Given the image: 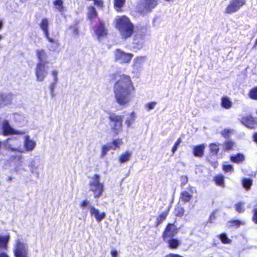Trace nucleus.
<instances>
[{
  "label": "nucleus",
  "instance_id": "nucleus-1",
  "mask_svg": "<svg viewBox=\"0 0 257 257\" xmlns=\"http://www.w3.org/2000/svg\"><path fill=\"white\" fill-rule=\"evenodd\" d=\"M113 77L115 81L113 89L115 101L120 106H125L131 101L136 90L132 79L124 74L115 73Z\"/></svg>",
  "mask_w": 257,
  "mask_h": 257
},
{
  "label": "nucleus",
  "instance_id": "nucleus-2",
  "mask_svg": "<svg viewBox=\"0 0 257 257\" xmlns=\"http://www.w3.org/2000/svg\"><path fill=\"white\" fill-rule=\"evenodd\" d=\"M114 23L122 40H126L132 37L135 33V26L128 17H119L115 19Z\"/></svg>",
  "mask_w": 257,
  "mask_h": 257
},
{
  "label": "nucleus",
  "instance_id": "nucleus-3",
  "mask_svg": "<svg viewBox=\"0 0 257 257\" xmlns=\"http://www.w3.org/2000/svg\"><path fill=\"white\" fill-rule=\"evenodd\" d=\"M100 177L99 175L95 174L90 178L89 181V189L93 194L95 198H99L104 190L103 183L100 182Z\"/></svg>",
  "mask_w": 257,
  "mask_h": 257
},
{
  "label": "nucleus",
  "instance_id": "nucleus-4",
  "mask_svg": "<svg viewBox=\"0 0 257 257\" xmlns=\"http://www.w3.org/2000/svg\"><path fill=\"white\" fill-rule=\"evenodd\" d=\"M15 257H28V245L22 239L17 238L15 240L14 247Z\"/></svg>",
  "mask_w": 257,
  "mask_h": 257
},
{
  "label": "nucleus",
  "instance_id": "nucleus-5",
  "mask_svg": "<svg viewBox=\"0 0 257 257\" xmlns=\"http://www.w3.org/2000/svg\"><path fill=\"white\" fill-rule=\"evenodd\" d=\"M146 35L147 29L146 28H142L136 31L133 41V47L135 49L139 50L143 47Z\"/></svg>",
  "mask_w": 257,
  "mask_h": 257
},
{
  "label": "nucleus",
  "instance_id": "nucleus-6",
  "mask_svg": "<svg viewBox=\"0 0 257 257\" xmlns=\"http://www.w3.org/2000/svg\"><path fill=\"white\" fill-rule=\"evenodd\" d=\"M113 54L114 61L121 64L130 63L134 57L133 54L126 53L120 49H115Z\"/></svg>",
  "mask_w": 257,
  "mask_h": 257
},
{
  "label": "nucleus",
  "instance_id": "nucleus-7",
  "mask_svg": "<svg viewBox=\"0 0 257 257\" xmlns=\"http://www.w3.org/2000/svg\"><path fill=\"white\" fill-rule=\"evenodd\" d=\"M94 34L99 42H101L108 34V30L105 23L103 21H99L93 28Z\"/></svg>",
  "mask_w": 257,
  "mask_h": 257
},
{
  "label": "nucleus",
  "instance_id": "nucleus-8",
  "mask_svg": "<svg viewBox=\"0 0 257 257\" xmlns=\"http://www.w3.org/2000/svg\"><path fill=\"white\" fill-rule=\"evenodd\" d=\"M109 119L112 131L114 135H118L122 131L123 116L112 114L109 116Z\"/></svg>",
  "mask_w": 257,
  "mask_h": 257
},
{
  "label": "nucleus",
  "instance_id": "nucleus-9",
  "mask_svg": "<svg viewBox=\"0 0 257 257\" xmlns=\"http://www.w3.org/2000/svg\"><path fill=\"white\" fill-rule=\"evenodd\" d=\"M245 2V0H230L225 8V12L228 14L235 13L244 5Z\"/></svg>",
  "mask_w": 257,
  "mask_h": 257
},
{
  "label": "nucleus",
  "instance_id": "nucleus-10",
  "mask_svg": "<svg viewBox=\"0 0 257 257\" xmlns=\"http://www.w3.org/2000/svg\"><path fill=\"white\" fill-rule=\"evenodd\" d=\"M47 64L37 63L35 68V74L37 80L39 82L43 81L48 74V68Z\"/></svg>",
  "mask_w": 257,
  "mask_h": 257
},
{
  "label": "nucleus",
  "instance_id": "nucleus-11",
  "mask_svg": "<svg viewBox=\"0 0 257 257\" xmlns=\"http://www.w3.org/2000/svg\"><path fill=\"white\" fill-rule=\"evenodd\" d=\"M3 133L4 135H24L25 132L24 131H18L15 130L11 127L9 122L7 120H5L2 124Z\"/></svg>",
  "mask_w": 257,
  "mask_h": 257
},
{
  "label": "nucleus",
  "instance_id": "nucleus-12",
  "mask_svg": "<svg viewBox=\"0 0 257 257\" xmlns=\"http://www.w3.org/2000/svg\"><path fill=\"white\" fill-rule=\"evenodd\" d=\"M177 233L176 226L173 224H169L163 234L164 241H167L168 238L173 237Z\"/></svg>",
  "mask_w": 257,
  "mask_h": 257
},
{
  "label": "nucleus",
  "instance_id": "nucleus-13",
  "mask_svg": "<svg viewBox=\"0 0 257 257\" xmlns=\"http://www.w3.org/2000/svg\"><path fill=\"white\" fill-rule=\"evenodd\" d=\"M89 209L91 215L94 216L97 222L99 223L106 217V214L105 212H100L98 209L95 208L92 206H89Z\"/></svg>",
  "mask_w": 257,
  "mask_h": 257
},
{
  "label": "nucleus",
  "instance_id": "nucleus-14",
  "mask_svg": "<svg viewBox=\"0 0 257 257\" xmlns=\"http://www.w3.org/2000/svg\"><path fill=\"white\" fill-rule=\"evenodd\" d=\"M36 55L38 59V63H41V64H47L48 63V55L44 49H37Z\"/></svg>",
  "mask_w": 257,
  "mask_h": 257
},
{
  "label": "nucleus",
  "instance_id": "nucleus-15",
  "mask_svg": "<svg viewBox=\"0 0 257 257\" xmlns=\"http://www.w3.org/2000/svg\"><path fill=\"white\" fill-rule=\"evenodd\" d=\"M145 56H137L133 60V67L135 71H140L142 68L144 63L146 61Z\"/></svg>",
  "mask_w": 257,
  "mask_h": 257
},
{
  "label": "nucleus",
  "instance_id": "nucleus-16",
  "mask_svg": "<svg viewBox=\"0 0 257 257\" xmlns=\"http://www.w3.org/2000/svg\"><path fill=\"white\" fill-rule=\"evenodd\" d=\"M24 146L26 151L32 152L36 147V142L31 140L30 137L27 135L24 137Z\"/></svg>",
  "mask_w": 257,
  "mask_h": 257
},
{
  "label": "nucleus",
  "instance_id": "nucleus-17",
  "mask_svg": "<svg viewBox=\"0 0 257 257\" xmlns=\"http://www.w3.org/2000/svg\"><path fill=\"white\" fill-rule=\"evenodd\" d=\"M241 122L244 125L249 128H253L255 124L257 123L256 119L250 115L243 117Z\"/></svg>",
  "mask_w": 257,
  "mask_h": 257
},
{
  "label": "nucleus",
  "instance_id": "nucleus-18",
  "mask_svg": "<svg viewBox=\"0 0 257 257\" xmlns=\"http://www.w3.org/2000/svg\"><path fill=\"white\" fill-rule=\"evenodd\" d=\"M46 38L50 43V44L48 45V49L50 51H56L58 49L60 45L59 41L58 40H55L50 38L49 36L46 37Z\"/></svg>",
  "mask_w": 257,
  "mask_h": 257
},
{
  "label": "nucleus",
  "instance_id": "nucleus-19",
  "mask_svg": "<svg viewBox=\"0 0 257 257\" xmlns=\"http://www.w3.org/2000/svg\"><path fill=\"white\" fill-rule=\"evenodd\" d=\"M205 146L204 144L193 147V153L195 157H202L204 153Z\"/></svg>",
  "mask_w": 257,
  "mask_h": 257
},
{
  "label": "nucleus",
  "instance_id": "nucleus-20",
  "mask_svg": "<svg viewBox=\"0 0 257 257\" xmlns=\"http://www.w3.org/2000/svg\"><path fill=\"white\" fill-rule=\"evenodd\" d=\"M49 25V22L48 21V20L46 18L43 19L39 24L40 27L42 30L43 31L45 36L46 37L49 36L48 29Z\"/></svg>",
  "mask_w": 257,
  "mask_h": 257
},
{
  "label": "nucleus",
  "instance_id": "nucleus-21",
  "mask_svg": "<svg viewBox=\"0 0 257 257\" xmlns=\"http://www.w3.org/2000/svg\"><path fill=\"white\" fill-rule=\"evenodd\" d=\"M136 118V113L134 111L132 112L130 114L127 115L124 123L128 127H131V125L135 122Z\"/></svg>",
  "mask_w": 257,
  "mask_h": 257
},
{
  "label": "nucleus",
  "instance_id": "nucleus-22",
  "mask_svg": "<svg viewBox=\"0 0 257 257\" xmlns=\"http://www.w3.org/2000/svg\"><path fill=\"white\" fill-rule=\"evenodd\" d=\"M159 1V0H145V9L147 11H151L158 5Z\"/></svg>",
  "mask_w": 257,
  "mask_h": 257
},
{
  "label": "nucleus",
  "instance_id": "nucleus-23",
  "mask_svg": "<svg viewBox=\"0 0 257 257\" xmlns=\"http://www.w3.org/2000/svg\"><path fill=\"white\" fill-rule=\"evenodd\" d=\"M12 101V96L10 94H0V107H3Z\"/></svg>",
  "mask_w": 257,
  "mask_h": 257
},
{
  "label": "nucleus",
  "instance_id": "nucleus-24",
  "mask_svg": "<svg viewBox=\"0 0 257 257\" xmlns=\"http://www.w3.org/2000/svg\"><path fill=\"white\" fill-rule=\"evenodd\" d=\"M221 106L225 109H228L231 107L232 102L228 97L224 96L221 98Z\"/></svg>",
  "mask_w": 257,
  "mask_h": 257
},
{
  "label": "nucleus",
  "instance_id": "nucleus-25",
  "mask_svg": "<svg viewBox=\"0 0 257 257\" xmlns=\"http://www.w3.org/2000/svg\"><path fill=\"white\" fill-rule=\"evenodd\" d=\"M193 197V195L186 191L181 192L180 199L184 203L188 202Z\"/></svg>",
  "mask_w": 257,
  "mask_h": 257
},
{
  "label": "nucleus",
  "instance_id": "nucleus-26",
  "mask_svg": "<svg viewBox=\"0 0 257 257\" xmlns=\"http://www.w3.org/2000/svg\"><path fill=\"white\" fill-rule=\"evenodd\" d=\"M125 1L126 0H113V7L115 10L118 12L121 11Z\"/></svg>",
  "mask_w": 257,
  "mask_h": 257
},
{
  "label": "nucleus",
  "instance_id": "nucleus-27",
  "mask_svg": "<svg viewBox=\"0 0 257 257\" xmlns=\"http://www.w3.org/2000/svg\"><path fill=\"white\" fill-rule=\"evenodd\" d=\"M29 167L30 168V172L32 174H35L36 175H39V172H38V169L40 167V165H36V162L35 160H32L30 164L29 165Z\"/></svg>",
  "mask_w": 257,
  "mask_h": 257
},
{
  "label": "nucleus",
  "instance_id": "nucleus-28",
  "mask_svg": "<svg viewBox=\"0 0 257 257\" xmlns=\"http://www.w3.org/2000/svg\"><path fill=\"white\" fill-rule=\"evenodd\" d=\"M68 33L72 37H77L79 34L78 27L76 25L70 26L68 29Z\"/></svg>",
  "mask_w": 257,
  "mask_h": 257
},
{
  "label": "nucleus",
  "instance_id": "nucleus-29",
  "mask_svg": "<svg viewBox=\"0 0 257 257\" xmlns=\"http://www.w3.org/2000/svg\"><path fill=\"white\" fill-rule=\"evenodd\" d=\"M55 8L59 12H63L64 11L63 2L62 0H55L53 2Z\"/></svg>",
  "mask_w": 257,
  "mask_h": 257
},
{
  "label": "nucleus",
  "instance_id": "nucleus-30",
  "mask_svg": "<svg viewBox=\"0 0 257 257\" xmlns=\"http://www.w3.org/2000/svg\"><path fill=\"white\" fill-rule=\"evenodd\" d=\"M132 153L131 152L127 151L125 153L122 154L119 157V161L121 163L126 162L129 161Z\"/></svg>",
  "mask_w": 257,
  "mask_h": 257
},
{
  "label": "nucleus",
  "instance_id": "nucleus-31",
  "mask_svg": "<svg viewBox=\"0 0 257 257\" xmlns=\"http://www.w3.org/2000/svg\"><path fill=\"white\" fill-rule=\"evenodd\" d=\"M230 160L234 163H239L242 162L244 161V157L242 154H238L235 156H231Z\"/></svg>",
  "mask_w": 257,
  "mask_h": 257
},
{
  "label": "nucleus",
  "instance_id": "nucleus-32",
  "mask_svg": "<svg viewBox=\"0 0 257 257\" xmlns=\"http://www.w3.org/2000/svg\"><path fill=\"white\" fill-rule=\"evenodd\" d=\"M166 241L168 242L169 246L171 248H177L180 244L179 240L176 239H167Z\"/></svg>",
  "mask_w": 257,
  "mask_h": 257
},
{
  "label": "nucleus",
  "instance_id": "nucleus-33",
  "mask_svg": "<svg viewBox=\"0 0 257 257\" xmlns=\"http://www.w3.org/2000/svg\"><path fill=\"white\" fill-rule=\"evenodd\" d=\"M168 214V211H166L162 213L157 219L156 225L158 226L161 224L166 218Z\"/></svg>",
  "mask_w": 257,
  "mask_h": 257
},
{
  "label": "nucleus",
  "instance_id": "nucleus-34",
  "mask_svg": "<svg viewBox=\"0 0 257 257\" xmlns=\"http://www.w3.org/2000/svg\"><path fill=\"white\" fill-rule=\"evenodd\" d=\"M210 153L213 155H217L219 150L218 146L216 144H211L209 146Z\"/></svg>",
  "mask_w": 257,
  "mask_h": 257
},
{
  "label": "nucleus",
  "instance_id": "nucleus-35",
  "mask_svg": "<svg viewBox=\"0 0 257 257\" xmlns=\"http://www.w3.org/2000/svg\"><path fill=\"white\" fill-rule=\"evenodd\" d=\"M242 185L246 190H248L250 189V186L252 185V180L250 179L244 178L242 180Z\"/></svg>",
  "mask_w": 257,
  "mask_h": 257
},
{
  "label": "nucleus",
  "instance_id": "nucleus-36",
  "mask_svg": "<svg viewBox=\"0 0 257 257\" xmlns=\"http://www.w3.org/2000/svg\"><path fill=\"white\" fill-rule=\"evenodd\" d=\"M88 16H97V13L94 6H90L87 8Z\"/></svg>",
  "mask_w": 257,
  "mask_h": 257
},
{
  "label": "nucleus",
  "instance_id": "nucleus-37",
  "mask_svg": "<svg viewBox=\"0 0 257 257\" xmlns=\"http://www.w3.org/2000/svg\"><path fill=\"white\" fill-rule=\"evenodd\" d=\"M219 238L221 242L224 244H230L231 242V240L228 238L225 233H222L219 235Z\"/></svg>",
  "mask_w": 257,
  "mask_h": 257
},
{
  "label": "nucleus",
  "instance_id": "nucleus-38",
  "mask_svg": "<svg viewBox=\"0 0 257 257\" xmlns=\"http://www.w3.org/2000/svg\"><path fill=\"white\" fill-rule=\"evenodd\" d=\"M122 141L121 139H117L116 140H114L113 142L111 143L112 144L113 148V150H115L116 149L119 148L120 146L122 144Z\"/></svg>",
  "mask_w": 257,
  "mask_h": 257
},
{
  "label": "nucleus",
  "instance_id": "nucleus-39",
  "mask_svg": "<svg viewBox=\"0 0 257 257\" xmlns=\"http://www.w3.org/2000/svg\"><path fill=\"white\" fill-rule=\"evenodd\" d=\"M234 146V143L231 141H227L224 143V149L226 151L231 150Z\"/></svg>",
  "mask_w": 257,
  "mask_h": 257
},
{
  "label": "nucleus",
  "instance_id": "nucleus-40",
  "mask_svg": "<svg viewBox=\"0 0 257 257\" xmlns=\"http://www.w3.org/2000/svg\"><path fill=\"white\" fill-rule=\"evenodd\" d=\"M216 183L219 186H224V177L223 176H217L214 178Z\"/></svg>",
  "mask_w": 257,
  "mask_h": 257
},
{
  "label": "nucleus",
  "instance_id": "nucleus-41",
  "mask_svg": "<svg viewBox=\"0 0 257 257\" xmlns=\"http://www.w3.org/2000/svg\"><path fill=\"white\" fill-rule=\"evenodd\" d=\"M175 213L178 216H182L184 213V209L181 206H178L175 208Z\"/></svg>",
  "mask_w": 257,
  "mask_h": 257
},
{
  "label": "nucleus",
  "instance_id": "nucleus-42",
  "mask_svg": "<svg viewBox=\"0 0 257 257\" xmlns=\"http://www.w3.org/2000/svg\"><path fill=\"white\" fill-rule=\"evenodd\" d=\"M235 210L238 213H243L244 211L243 203L239 202L235 205Z\"/></svg>",
  "mask_w": 257,
  "mask_h": 257
},
{
  "label": "nucleus",
  "instance_id": "nucleus-43",
  "mask_svg": "<svg viewBox=\"0 0 257 257\" xmlns=\"http://www.w3.org/2000/svg\"><path fill=\"white\" fill-rule=\"evenodd\" d=\"M249 97L254 100H257V87L251 89L249 92Z\"/></svg>",
  "mask_w": 257,
  "mask_h": 257
},
{
  "label": "nucleus",
  "instance_id": "nucleus-44",
  "mask_svg": "<svg viewBox=\"0 0 257 257\" xmlns=\"http://www.w3.org/2000/svg\"><path fill=\"white\" fill-rule=\"evenodd\" d=\"M8 240L6 237L0 236V248H6L7 245Z\"/></svg>",
  "mask_w": 257,
  "mask_h": 257
},
{
  "label": "nucleus",
  "instance_id": "nucleus-45",
  "mask_svg": "<svg viewBox=\"0 0 257 257\" xmlns=\"http://www.w3.org/2000/svg\"><path fill=\"white\" fill-rule=\"evenodd\" d=\"M109 151V148L106 145L103 146L102 147L101 157L103 158L104 157H105L107 155V152Z\"/></svg>",
  "mask_w": 257,
  "mask_h": 257
},
{
  "label": "nucleus",
  "instance_id": "nucleus-46",
  "mask_svg": "<svg viewBox=\"0 0 257 257\" xmlns=\"http://www.w3.org/2000/svg\"><path fill=\"white\" fill-rule=\"evenodd\" d=\"M181 142H182L181 139L180 138L178 139L177 142L175 143L174 146H173V147L172 149V152L173 154L175 153V152L178 149V148L180 146Z\"/></svg>",
  "mask_w": 257,
  "mask_h": 257
},
{
  "label": "nucleus",
  "instance_id": "nucleus-47",
  "mask_svg": "<svg viewBox=\"0 0 257 257\" xmlns=\"http://www.w3.org/2000/svg\"><path fill=\"white\" fill-rule=\"evenodd\" d=\"M233 130L230 129H224L221 132V135L224 138H228Z\"/></svg>",
  "mask_w": 257,
  "mask_h": 257
},
{
  "label": "nucleus",
  "instance_id": "nucleus-48",
  "mask_svg": "<svg viewBox=\"0 0 257 257\" xmlns=\"http://www.w3.org/2000/svg\"><path fill=\"white\" fill-rule=\"evenodd\" d=\"M223 169L225 172H233V167L230 165H224L223 166Z\"/></svg>",
  "mask_w": 257,
  "mask_h": 257
},
{
  "label": "nucleus",
  "instance_id": "nucleus-49",
  "mask_svg": "<svg viewBox=\"0 0 257 257\" xmlns=\"http://www.w3.org/2000/svg\"><path fill=\"white\" fill-rule=\"evenodd\" d=\"M7 148L8 149H10L13 152L16 151V152H19L20 153H24L25 152L24 150H23L20 148L12 147V146L10 145H9V144H8V145H7Z\"/></svg>",
  "mask_w": 257,
  "mask_h": 257
},
{
  "label": "nucleus",
  "instance_id": "nucleus-50",
  "mask_svg": "<svg viewBox=\"0 0 257 257\" xmlns=\"http://www.w3.org/2000/svg\"><path fill=\"white\" fill-rule=\"evenodd\" d=\"M57 82L53 81L49 86V88L50 90V93L52 96H54V89L56 86Z\"/></svg>",
  "mask_w": 257,
  "mask_h": 257
},
{
  "label": "nucleus",
  "instance_id": "nucleus-51",
  "mask_svg": "<svg viewBox=\"0 0 257 257\" xmlns=\"http://www.w3.org/2000/svg\"><path fill=\"white\" fill-rule=\"evenodd\" d=\"M80 206L81 208H84L86 207H88L89 208V206L91 205H90V202L89 200H84L81 203Z\"/></svg>",
  "mask_w": 257,
  "mask_h": 257
},
{
  "label": "nucleus",
  "instance_id": "nucleus-52",
  "mask_svg": "<svg viewBox=\"0 0 257 257\" xmlns=\"http://www.w3.org/2000/svg\"><path fill=\"white\" fill-rule=\"evenodd\" d=\"M161 22V20L160 19V17H156L153 19V25L155 27H157L159 26Z\"/></svg>",
  "mask_w": 257,
  "mask_h": 257
},
{
  "label": "nucleus",
  "instance_id": "nucleus-53",
  "mask_svg": "<svg viewBox=\"0 0 257 257\" xmlns=\"http://www.w3.org/2000/svg\"><path fill=\"white\" fill-rule=\"evenodd\" d=\"M181 186H184L188 182V178L187 176H182L181 178Z\"/></svg>",
  "mask_w": 257,
  "mask_h": 257
},
{
  "label": "nucleus",
  "instance_id": "nucleus-54",
  "mask_svg": "<svg viewBox=\"0 0 257 257\" xmlns=\"http://www.w3.org/2000/svg\"><path fill=\"white\" fill-rule=\"evenodd\" d=\"M58 71L54 70L51 72V74L53 77L54 81L58 82Z\"/></svg>",
  "mask_w": 257,
  "mask_h": 257
},
{
  "label": "nucleus",
  "instance_id": "nucleus-55",
  "mask_svg": "<svg viewBox=\"0 0 257 257\" xmlns=\"http://www.w3.org/2000/svg\"><path fill=\"white\" fill-rule=\"evenodd\" d=\"M156 104H157V102H154V101L148 103L147 105V106L148 108V110H150L153 109L154 108V107H155V106L156 105Z\"/></svg>",
  "mask_w": 257,
  "mask_h": 257
},
{
  "label": "nucleus",
  "instance_id": "nucleus-56",
  "mask_svg": "<svg viewBox=\"0 0 257 257\" xmlns=\"http://www.w3.org/2000/svg\"><path fill=\"white\" fill-rule=\"evenodd\" d=\"M231 223L234 225H236L237 226H239L241 224H243V223L240 221H239V220H233Z\"/></svg>",
  "mask_w": 257,
  "mask_h": 257
},
{
  "label": "nucleus",
  "instance_id": "nucleus-57",
  "mask_svg": "<svg viewBox=\"0 0 257 257\" xmlns=\"http://www.w3.org/2000/svg\"><path fill=\"white\" fill-rule=\"evenodd\" d=\"M165 257H184V256L179 255L178 254L170 253V254L166 255Z\"/></svg>",
  "mask_w": 257,
  "mask_h": 257
},
{
  "label": "nucleus",
  "instance_id": "nucleus-58",
  "mask_svg": "<svg viewBox=\"0 0 257 257\" xmlns=\"http://www.w3.org/2000/svg\"><path fill=\"white\" fill-rule=\"evenodd\" d=\"M111 255L112 257H117V251L116 250H111Z\"/></svg>",
  "mask_w": 257,
  "mask_h": 257
},
{
  "label": "nucleus",
  "instance_id": "nucleus-59",
  "mask_svg": "<svg viewBox=\"0 0 257 257\" xmlns=\"http://www.w3.org/2000/svg\"><path fill=\"white\" fill-rule=\"evenodd\" d=\"M252 220L255 223L257 224V213H254L253 214Z\"/></svg>",
  "mask_w": 257,
  "mask_h": 257
},
{
  "label": "nucleus",
  "instance_id": "nucleus-60",
  "mask_svg": "<svg viewBox=\"0 0 257 257\" xmlns=\"http://www.w3.org/2000/svg\"><path fill=\"white\" fill-rule=\"evenodd\" d=\"M106 145L109 148V151L110 150H113V146L111 143H108Z\"/></svg>",
  "mask_w": 257,
  "mask_h": 257
},
{
  "label": "nucleus",
  "instance_id": "nucleus-61",
  "mask_svg": "<svg viewBox=\"0 0 257 257\" xmlns=\"http://www.w3.org/2000/svg\"><path fill=\"white\" fill-rule=\"evenodd\" d=\"M0 257H9V256L5 252L0 253Z\"/></svg>",
  "mask_w": 257,
  "mask_h": 257
},
{
  "label": "nucleus",
  "instance_id": "nucleus-62",
  "mask_svg": "<svg viewBox=\"0 0 257 257\" xmlns=\"http://www.w3.org/2000/svg\"><path fill=\"white\" fill-rule=\"evenodd\" d=\"M253 140L257 143V133H255L253 136Z\"/></svg>",
  "mask_w": 257,
  "mask_h": 257
},
{
  "label": "nucleus",
  "instance_id": "nucleus-63",
  "mask_svg": "<svg viewBox=\"0 0 257 257\" xmlns=\"http://www.w3.org/2000/svg\"><path fill=\"white\" fill-rule=\"evenodd\" d=\"M215 218V217L214 213H212L210 216V219L211 220L214 219Z\"/></svg>",
  "mask_w": 257,
  "mask_h": 257
},
{
  "label": "nucleus",
  "instance_id": "nucleus-64",
  "mask_svg": "<svg viewBox=\"0 0 257 257\" xmlns=\"http://www.w3.org/2000/svg\"><path fill=\"white\" fill-rule=\"evenodd\" d=\"M253 212L254 213H257V204L254 206L253 209Z\"/></svg>",
  "mask_w": 257,
  "mask_h": 257
}]
</instances>
